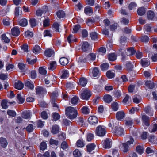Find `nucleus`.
Here are the masks:
<instances>
[{
  "instance_id": "21",
  "label": "nucleus",
  "mask_w": 157,
  "mask_h": 157,
  "mask_svg": "<svg viewBox=\"0 0 157 157\" xmlns=\"http://www.w3.org/2000/svg\"><path fill=\"white\" fill-rule=\"evenodd\" d=\"M24 87V85L22 82L19 81L17 82H15V87L19 90L22 89Z\"/></svg>"
},
{
  "instance_id": "54",
  "label": "nucleus",
  "mask_w": 157,
  "mask_h": 157,
  "mask_svg": "<svg viewBox=\"0 0 157 157\" xmlns=\"http://www.w3.org/2000/svg\"><path fill=\"white\" fill-rule=\"evenodd\" d=\"M101 67L102 71L106 70L108 69L109 64L107 63H104L101 66Z\"/></svg>"
},
{
  "instance_id": "7",
  "label": "nucleus",
  "mask_w": 157,
  "mask_h": 157,
  "mask_svg": "<svg viewBox=\"0 0 157 157\" xmlns=\"http://www.w3.org/2000/svg\"><path fill=\"white\" fill-rule=\"evenodd\" d=\"M8 143L6 138L1 137L0 138V148L1 150L5 148L7 146Z\"/></svg>"
},
{
  "instance_id": "29",
  "label": "nucleus",
  "mask_w": 157,
  "mask_h": 157,
  "mask_svg": "<svg viewBox=\"0 0 157 157\" xmlns=\"http://www.w3.org/2000/svg\"><path fill=\"white\" fill-rule=\"evenodd\" d=\"M19 23L20 26L25 27L27 25L28 22L27 19L25 18H22L19 21Z\"/></svg>"
},
{
  "instance_id": "35",
  "label": "nucleus",
  "mask_w": 157,
  "mask_h": 157,
  "mask_svg": "<svg viewBox=\"0 0 157 157\" xmlns=\"http://www.w3.org/2000/svg\"><path fill=\"white\" fill-rule=\"evenodd\" d=\"M111 107L113 111H117L118 109V104L116 102H113L111 105Z\"/></svg>"
},
{
  "instance_id": "41",
  "label": "nucleus",
  "mask_w": 157,
  "mask_h": 157,
  "mask_svg": "<svg viewBox=\"0 0 157 157\" xmlns=\"http://www.w3.org/2000/svg\"><path fill=\"white\" fill-rule=\"evenodd\" d=\"M89 45L87 42H84L82 47V50L84 51H86L87 50Z\"/></svg>"
},
{
  "instance_id": "17",
  "label": "nucleus",
  "mask_w": 157,
  "mask_h": 157,
  "mask_svg": "<svg viewBox=\"0 0 157 157\" xmlns=\"http://www.w3.org/2000/svg\"><path fill=\"white\" fill-rule=\"evenodd\" d=\"M103 100L106 103H109L112 101V97L109 94L105 95L103 98Z\"/></svg>"
},
{
  "instance_id": "4",
  "label": "nucleus",
  "mask_w": 157,
  "mask_h": 157,
  "mask_svg": "<svg viewBox=\"0 0 157 157\" xmlns=\"http://www.w3.org/2000/svg\"><path fill=\"white\" fill-rule=\"evenodd\" d=\"M91 95L90 91L88 89H84L81 94V98L87 100Z\"/></svg>"
},
{
  "instance_id": "5",
  "label": "nucleus",
  "mask_w": 157,
  "mask_h": 157,
  "mask_svg": "<svg viewBox=\"0 0 157 157\" xmlns=\"http://www.w3.org/2000/svg\"><path fill=\"white\" fill-rule=\"evenodd\" d=\"M113 132L118 136L124 135V130L120 127H115L113 128Z\"/></svg>"
},
{
  "instance_id": "19",
  "label": "nucleus",
  "mask_w": 157,
  "mask_h": 157,
  "mask_svg": "<svg viewBox=\"0 0 157 157\" xmlns=\"http://www.w3.org/2000/svg\"><path fill=\"white\" fill-rule=\"evenodd\" d=\"M22 117L25 119H27L31 117V114L29 110H27L23 112L22 113Z\"/></svg>"
},
{
  "instance_id": "51",
  "label": "nucleus",
  "mask_w": 157,
  "mask_h": 157,
  "mask_svg": "<svg viewBox=\"0 0 157 157\" xmlns=\"http://www.w3.org/2000/svg\"><path fill=\"white\" fill-rule=\"evenodd\" d=\"M66 139V134L63 132L61 133L59 135V142L65 141L64 140Z\"/></svg>"
},
{
  "instance_id": "1",
  "label": "nucleus",
  "mask_w": 157,
  "mask_h": 157,
  "mask_svg": "<svg viewBox=\"0 0 157 157\" xmlns=\"http://www.w3.org/2000/svg\"><path fill=\"white\" fill-rule=\"evenodd\" d=\"M65 114L68 118L73 119L76 117L78 113L77 110L74 107L69 106L66 108Z\"/></svg>"
},
{
  "instance_id": "46",
  "label": "nucleus",
  "mask_w": 157,
  "mask_h": 157,
  "mask_svg": "<svg viewBox=\"0 0 157 157\" xmlns=\"http://www.w3.org/2000/svg\"><path fill=\"white\" fill-rule=\"evenodd\" d=\"M92 72L94 77L98 76L99 74V70L96 67L94 68Z\"/></svg>"
},
{
  "instance_id": "50",
  "label": "nucleus",
  "mask_w": 157,
  "mask_h": 157,
  "mask_svg": "<svg viewBox=\"0 0 157 157\" xmlns=\"http://www.w3.org/2000/svg\"><path fill=\"white\" fill-rule=\"evenodd\" d=\"M140 97L139 95L135 96L133 98V101L136 103H138L140 101Z\"/></svg>"
},
{
  "instance_id": "14",
  "label": "nucleus",
  "mask_w": 157,
  "mask_h": 157,
  "mask_svg": "<svg viewBox=\"0 0 157 157\" xmlns=\"http://www.w3.org/2000/svg\"><path fill=\"white\" fill-rule=\"evenodd\" d=\"M57 66L56 63L55 61H51L48 66V68L49 70H53L55 69Z\"/></svg>"
},
{
  "instance_id": "49",
  "label": "nucleus",
  "mask_w": 157,
  "mask_h": 157,
  "mask_svg": "<svg viewBox=\"0 0 157 157\" xmlns=\"http://www.w3.org/2000/svg\"><path fill=\"white\" fill-rule=\"evenodd\" d=\"M90 36L92 40H95L97 39L98 37V34L95 32L91 33L90 34Z\"/></svg>"
},
{
  "instance_id": "6",
  "label": "nucleus",
  "mask_w": 157,
  "mask_h": 157,
  "mask_svg": "<svg viewBox=\"0 0 157 157\" xmlns=\"http://www.w3.org/2000/svg\"><path fill=\"white\" fill-rule=\"evenodd\" d=\"M105 129L101 125L98 126L96 128V133L99 136H104L105 134Z\"/></svg>"
},
{
  "instance_id": "37",
  "label": "nucleus",
  "mask_w": 157,
  "mask_h": 157,
  "mask_svg": "<svg viewBox=\"0 0 157 157\" xmlns=\"http://www.w3.org/2000/svg\"><path fill=\"white\" fill-rule=\"evenodd\" d=\"M76 145L78 147H82L85 144L83 140L79 139L77 141Z\"/></svg>"
},
{
  "instance_id": "12",
  "label": "nucleus",
  "mask_w": 157,
  "mask_h": 157,
  "mask_svg": "<svg viewBox=\"0 0 157 157\" xmlns=\"http://www.w3.org/2000/svg\"><path fill=\"white\" fill-rule=\"evenodd\" d=\"M11 31L12 35L14 36H17L20 33L19 28L17 26L15 27L12 28Z\"/></svg>"
},
{
  "instance_id": "28",
  "label": "nucleus",
  "mask_w": 157,
  "mask_h": 157,
  "mask_svg": "<svg viewBox=\"0 0 157 157\" xmlns=\"http://www.w3.org/2000/svg\"><path fill=\"white\" fill-rule=\"evenodd\" d=\"M59 131V127L58 125H54L52 126V132L53 134H56Z\"/></svg>"
},
{
  "instance_id": "39",
  "label": "nucleus",
  "mask_w": 157,
  "mask_h": 157,
  "mask_svg": "<svg viewBox=\"0 0 157 157\" xmlns=\"http://www.w3.org/2000/svg\"><path fill=\"white\" fill-rule=\"evenodd\" d=\"M80 84L82 86H85L87 83L86 79L84 78H81L79 80Z\"/></svg>"
},
{
  "instance_id": "48",
  "label": "nucleus",
  "mask_w": 157,
  "mask_h": 157,
  "mask_svg": "<svg viewBox=\"0 0 157 157\" xmlns=\"http://www.w3.org/2000/svg\"><path fill=\"white\" fill-rule=\"evenodd\" d=\"M29 22L31 27H32L35 26L36 25V20L35 18L30 19L29 20Z\"/></svg>"
},
{
  "instance_id": "25",
  "label": "nucleus",
  "mask_w": 157,
  "mask_h": 157,
  "mask_svg": "<svg viewBox=\"0 0 157 157\" xmlns=\"http://www.w3.org/2000/svg\"><path fill=\"white\" fill-rule=\"evenodd\" d=\"M95 146V145L94 143H90L88 144L86 146L87 151L90 152H91L94 149Z\"/></svg>"
},
{
  "instance_id": "27",
  "label": "nucleus",
  "mask_w": 157,
  "mask_h": 157,
  "mask_svg": "<svg viewBox=\"0 0 157 157\" xmlns=\"http://www.w3.org/2000/svg\"><path fill=\"white\" fill-rule=\"evenodd\" d=\"M68 59L65 57H62L59 59V63L63 66H65L68 63Z\"/></svg>"
},
{
  "instance_id": "47",
  "label": "nucleus",
  "mask_w": 157,
  "mask_h": 157,
  "mask_svg": "<svg viewBox=\"0 0 157 157\" xmlns=\"http://www.w3.org/2000/svg\"><path fill=\"white\" fill-rule=\"evenodd\" d=\"M8 101L7 100H2L1 102V105L3 109H6L7 108L8 106L7 105Z\"/></svg>"
},
{
  "instance_id": "13",
  "label": "nucleus",
  "mask_w": 157,
  "mask_h": 157,
  "mask_svg": "<svg viewBox=\"0 0 157 157\" xmlns=\"http://www.w3.org/2000/svg\"><path fill=\"white\" fill-rule=\"evenodd\" d=\"M36 94H40L46 93L45 90L41 87L38 86L35 88Z\"/></svg>"
},
{
  "instance_id": "42",
  "label": "nucleus",
  "mask_w": 157,
  "mask_h": 157,
  "mask_svg": "<svg viewBox=\"0 0 157 157\" xmlns=\"http://www.w3.org/2000/svg\"><path fill=\"white\" fill-rule=\"evenodd\" d=\"M82 113L85 114H87L89 113V108L86 106H84L81 109Z\"/></svg>"
},
{
  "instance_id": "24",
  "label": "nucleus",
  "mask_w": 157,
  "mask_h": 157,
  "mask_svg": "<svg viewBox=\"0 0 157 157\" xmlns=\"http://www.w3.org/2000/svg\"><path fill=\"white\" fill-rule=\"evenodd\" d=\"M31 56L29 54H28L27 56V62H28V63L33 65L34 64L36 61V59H31Z\"/></svg>"
},
{
  "instance_id": "9",
  "label": "nucleus",
  "mask_w": 157,
  "mask_h": 157,
  "mask_svg": "<svg viewBox=\"0 0 157 157\" xmlns=\"http://www.w3.org/2000/svg\"><path fill=\"white\" fill-rule=\"evenodd\" d=\"M88 121L91 124H95L98 122V119L95 116H91L88 118Z\"/></svg>"
},
{
  "instance_id": "64",
  "label": "nucleus",
  "mask_w": 157,
  "mask_h": 157,
  "mask_svg": "<svg viewBox=\"0 0 157 157\" xmlns=\"http://www.w3.org/2000/svg\"><path fill=\"white\" fill-rule=\"evenodd\" d=\"M40 9L41 10L43 14L45 13L48 11V7L46 5H44Z\"/></svg>"
},
{
  "instance_id": "26",
  "label": "nucleus",
  "mask_w": 157,
  "mask_h": 157,
  "mask_svg": "<svg viewBox=\"0 0 157 157\" xmlns=\"http://www.w3.org/2000/svg\"><path fill=\"white\" fill-rule=\"evenodd\" d=\"M84 11L86 14L90 15L93 13V10L92 7L87 6L85 8Z\"/></svg>"
},
{
  "instance_id": "61",
  "label": "nucleus",
  "mask_w": 157,
  "mask_h": 157,
  "mask_svg": "<svg viewBox=\"0 0 157 157\" xmlns=\"http://www.w3.org/2000/svg\"><path fill=\"white\" fill-rule=\"evenodd\" d=\"M39 73L42 75H45L46 74L47 71L43 67H40L39 68Z\"/></svg>"
},
{
  "instance_id": "31",
  "label": "nucleus",
  "mask_w": 157,
  "mask_h": 157,
  "mask_svg": "<svg viewBox=\"0 0 157 157\" xmlns=\"http://www.w3.org/2000/svg\"><path fill=\"white\" fill-rule=\"evenodd\" d=\"M62 75L60 76V78L62 79H65L67 78L69 75V72L67 70H63L62 72Z\"/></svg>"
},
{
  "instance_id": "59",
  "label": "nucleus",
  "mask_w": 157,
  "mask_h": 157,
  "mask_svg": "<svg viewBox=\"0 0 157 157\" xmlns=\"http://www.w3.org/2000/svg\"><path fill=\"white\" fill-rule=\"evenodd\" d=\"M52 117L53 120L56 121L59 118V114L58 113L54 112L52 113Z\"/></svg>"
},
{
  "instance_id": "52",
  "label": "nucleus",
  "mask_w": 157,
  "mask_h": 157,
  "mask_svg": "<svg viewBox=\"0 0 157 157\" xmlns=\"http://www.w3.org/2000/svg\"><path fill=\"white\" fill-rule=\"evenodd\" d=\"M52 29L57 32H59V24L55 22L52 25Z\"/></svg>"
},
{
  "instance_id": "18",
  "label": "nucleus",
  "mask_w": 157,
  "mask_h": 157,
  "mask_svg": "<svg viewBox=\"0 0 157 157\" xmlns=\"http://www.w3.org/2000/svg\"><path fill=\"white\" fill-rule=\"evenodd\" d=\"M136 52V51L134 49V48L132 47L127 49L126 53L128 56H132Z\"/></svg>"
},
{
  "instance_id": "11",
  "label": "nucleus",
  "mask_w": 157,
  "mask_h": 157,
  "mask_svg": "<svg viewBox=\"0 0 157 157\" xmlns=\"http://www.w3.org/2000/svg\"><path fill=\"white\" fill-rule=\"evenodd\" d=\"M25 86L28 89L33 90L34 88L33 83L29 79L25 81Z\"/></svg>"
},
{
  "instance_id": "16",
  "label": "nucleus",
  "mask_w": 157,
  "mask_h": 157,
  "mask_svg": "<svg viewBox=\"0 0 157 157\" xmlns=\"http://www.w3.org/2000/svg\"><path fill=\"white\" fill-rule=\"evenodd\" d=\"M124 113L123 111H118L116 114V118L117 120L121 121L124 117Z\"/></svg>"
},
{
  "instance_id": "22",
  "label": "nucleus",
  "mask_w": 157,
  "mask_h": 157,
  "mask_svg": "<svg viewBox=\"0 0 157 157\" xmlns=\"http://www.w3.org/2000/svg\"><path fill=\"white\" fill-rule=\"evenodd\" d=\"M107 77L109 79H111L114 77L115 74L114 71L109 70L106 73Z\"/></svg>"
},
{
  "instance_id": "8",
  "label": "nucleus",
  "mask_w": 157,
  "mask_h": 157,
  "mask_svg": "<svg viewBox=\"0 0 157 157\" xmlns=\"http://www.w3.org/2000/svg\"><path fill=\"white\" fill-rule=\"evenodd\" d=\"M103 147L104 148H109L111 147L112 144L111 140L110 139H106L104 140Z\"/></svg>"
},
{
  "instance_id": "32",
  "label": "nucleus",
  "mask_w": 157,
  "mask_h": 157,
  "mask_svg": "<svg viewBox=\"0 0 157 157\" xmlns=\"http://www.w3.org/2000/svg\"><path fill=\"white\" fill-rule=\"evenodd\" d=\"M79 98L77 96H75L71 99V102L73 105H76L78 103Z\"/></svg>"
},
{
  "instance_id": "60",
  "label": "nucleus",
  "mask_w": 157,
  "mask_h": 157,
  "mask_svg": "<svg viewBox=\"0 0 157 157\" xmlns=\"http://www.w3.org/2000/svg\"><path fill=\"white\" fill-rule=\"evenodd\" d=\"M136 152L140 154H141L143 152V149L142 147L140 146H138L136 148Z\"/></svg>"
},
{
  "instance_id": "43",
  "label": "nucleus",
  "mask_w": 157,
  "mask_h": 157,
  "mask_svg": "<svg viewBox=\"0 0 157 157\" xmlns=\"http://www.w3.org/2000/svg\"><path fill=\"white\" fill-rule=\"evenodd\" d=\"M50 20L48 18L43 21V25L44 27L49 26L50 25Z\"/></svg>"
},
{
  "instance_id": "45",
  "label": "nucleus",
  "mask_w": 157,
  "mask_h": 157,
  "mask_svg": "<svg viewBox=\"0 0 157 157\" xmlns=\"http://www.w3.org/2000/svg\"><path fill=\"white\" fill-rule=\"evenodd\" d=\"M17 99L19 100L20 104H22L24 102L25 98L22 97L20 94H18L17 95Z\"/></svg>"
},
{
  "instance_id": "15",
  "label": "nucleus",
  "mask_w": 157,
  "mask_h": 157,
  "mask_svg": "<svg viewBox=\"0 0 157 157\" xmlns=\"http://www.w3.org/2000/svg\"><path fill=\"white\" fill-rule=\"evenodd\" d=\"M143 122L145 125L148 126L149 125V117L147 116L143 115L142 117Z\"/></svg>"
},
{
  "instance_id": "57",
  "label": "nucleus",
  "mask_w": 157,
  "mask_h": 157,
  "mask_svg": "<svg viewBox=\"0 0 157 157\" xmlns=\"http://www.w3.org/2000/svg\"><path fill=\"white\" fill-rule=\"evenodd\" d=\"M65 13L63 11L59 10V19L63 20V18L65 17Z\"/></svg>"
},
{
  "instance_id": "62",
  "label": "nucleus",
  "mask_w": 157,
  "mask_h": 157,
  "mask_svg": "<svg viewBox=\"0 0 157 157\" xmlns=\"http://www.w3.org/2000/svg\"><path fill=\"white\" fill-rule=\"evenodd\" d=\"M47 144L45 142H42L41 143L40 145V148L41 150H44L47 148Z\"/></svg>"
},
{
  "instance_id": "55",
  "label": "nucleus",
  "mask_w": 157,
  "mask_h": 157,
  "mask_svg": "<svg viewBox=\"0 0 157 157\" xmlns=\"http://www.w3.org/2000/svg\"><path fill=\"white\" fill-rule=\"evenodd\" d=\"M73 154L75 157H79L81 155V152L78 149L75 150L73 151Z\"/></svg>"
},
{
  "instance_id": "23",
  "label": "nucleus",
  "mask_w": 157,
  "mask_h": 157,
  "mask_svg": "<svg viewBox=\"0 0 157 157\" xmlns=\"http://www.w3.org/2000/svg\"><path fill=\"white\" fill-rule=\"evenodd\" d=\"M137 12L139 15L140 16H143L146 13L145 9L143 7L139 8L137 10Z\"/></svg>"
},
{
  "instance_id": "10",
  "label": "nucleus",
  "mask_w": 157,
  "mask_h": 157,
  "mask_svg": "<svg viewBox=\"0 0 157 157\" xmlns=\"http://www.w3.org/2000/svg\"><path fill=\"white\" fill-rule=\"evenodd\" d=\"M140 63L142 67H148L150 64L149 60L147 58H144L141 60Z\"/></svg>"
},
{
  "instance_id": "3",
  "label": "nucleus",
  "mask_w": 157,
  "mask_h": 157,
  "mask_svg": "<svg viewBox=\"0 0 157 157\" xmlns=\"http://www.w3.org/2000/svg\"><path fill=\"white\" fill-rule=\"evenodd\" d=\"M134 142L133 139L130 138V140L128 141L126 143L122 144L121 146H119V147L124 152H127L128 151V145L132 144Z\"/></svg>"
},
{
  "instance_id": "56",
  "label": "nucleus",
  "mask_w": 157,
  "mask_h": 157,
  "mask_svg": "<svg viewBox=\"0 0 157 157\" xmlns=\"http://www.w3.org/2000/svg\"><path fill=\"white\" fill-rule=\"evenodd\" d=\"M25 35L27 38H30L33 36V33L29 31H27L25 32Z\"/></svg>"
},
{
  "instance_id": "63",
  "label": "nucleus",
  "mask_w": 157,
  "mask_h": 157,
  "mask_svg": "<svg viewBox=\"0 0 157 157\" xmlns=\"http://www.w3.org/2000/svg\"><path fill=\"white\" fill-rule=\"evenodd\" d=\"M44 37L49 36L51 37L52 34L51 32L49 30H46L44 31Z\"/></svg>"
},
{
  "instance_id": "53",
  "label": "nucleus",
  "mask_w": 157,
  "mask_h": 157,
  "mask_svg": "<svg viewBox=\"0 0 157 157\" xmlns=\"http://www.w3.org/2000/svg\"><path fill=\"white\" fill-rule=\"evenodd\" d=\"M27 132L29 133L32 132L33 130V126L32 124H29L26 128Z\"/></svg>"
},
{
  "instance_id": "36",
  "label": "nucleus",
  "mask_w": 157,
  "mask_h": 157,
  "mask_svg": "<svg viewBox=\"0 0 157 157\" xmlns=\"http://www.w3.org/2000/svg\"><path fill=\"white\" fill-rule=\"evenodd\" d=\"M41 48L39 46L36 45H35L33 49V52L35 53H39L41 52Z\"/></svg>"
},
{
  "instance_id": "34",
  "label": "nucleus",
  "mask_w": 157,
  "mask_h": 157,
  "mask_svg": "<svg viewBox=\"0 0 157 157\" xmlns=\"http://www.w3.org/2000/svg\"><path fill=\"white\" fill-rule=\"evenodd\" d=\"M145 85L150 89H152L154 87L153 82L151 81H147L145 82Z\"/></svg>"
},
{
  "instance_id": "40",
  "label": "nucleus",
  "mask_w": 157,
  "mask_h": 157,
  "mask_svg": "<svg viewBox=\"0 0 157 157\" xmlns=\"http://www.w3.org/2000/svg\"><path fill=\"white\" fill-rule=\"evenodd\" d=\"M155 16L154 13L153 11L150 10L147 13V17L148 19L152 20Z\"/></svg>"
},
{
  "instance_id": "58",
  "label": "nucleus",
  "mask_w": 157,
  "mask_h": 157,
  "mask_svg": "<svg viewBox=\"0 0 157 157\" xmlns=\"http://www.w3.org/2000/svg\"><path fill=\"white\" fill-rule=\"evenodd\" d=\"M137 7L136 4L135 2H131L129 5L128 8L130 10H132L136 8Z\"/></svg>"
},
{
  "instance_id": "44",
  "label": "nucleus",
  "mask_w": 157,
  "mask_h": 157,
  "mask_svg": "<svg viewBox=\"0 0 157 157\" xmlns=\"http://www.w3.org/2000/svg\"><path fill=\"white\" fill-rule=\"evenodd\" d=\"M157 130V124H153L152 127H150L149 128V131L151 133H154Z\"/></svg>"
},
{
  "instance_id": "2",
  "label": "nucleus",
  "mask_w": 157,
  "mask_h": 157,
  "mask_svg": "<svg viewBox=\"0 0 157 157\" xmlns=\"http://www.w3.org/2000/svg\"><path fill=\"white\" fill-rule=\"evenodd\" d=\"M50 97L51 98V103L53 107L58 108V103L59 99L57 98L58 97V93L57 92H54L51 94Z\"/></svg>"
},
{
  "instance_id": "20",
  "label": "nucleus",
  "mask_w": 157,
  "mask_h": 157,
  "mask_svg": "<svg viewBox=\"0 0 157 157\" xmlns=\"http://www.w3.org/2000/svg\"><path fill=\"white\" fill-rule=\"evenodd\" d=\"M60 148L63 150L66 151L69 147L68 144L66 141L60 142Z\"/></svg>"
},
{
  "instance_id": "38",
  "label": "nucleus",
  "mask_w": 157,
  "mask_h": 157,
  "mask_svg": "<svg viewBox=\"0 0 157 157\" xmlns=\"http://www.w3.org/2000/svg\"><path fill=\"white\" fill-rule=\"evenodd\" d=\"M126 68L128 71H131L133 68V65L129 62H128L126 64Z\"/></svg>"
},
{
  "instance_id": "33",
  "label": "nucleus",
  "mask_w": 157,
  "mask_h": 157,
  "mask_svg": "<svg viewBox=\"0 0 157 157\" xmlns=\"http://www.w3.org/2000/svg\"><path fill=\"white\" fill-rule=\"evenodd\" d=\"M45 55L48 57H50L54 53V51L51 49L46 50L45 52Z\"/></svg>"
},
{
  "instance_id": "30",
  "label": "nucleus",
  "mask_w": 157,
  "mask_h": 157,
  "mask_svg": "<svg viewBox=\"0 0 157 157\" xmlns=\"http://www.w3.org/2000/svg\"><path fill=\"white\" fill-rule=\"evenodd\" d=\"M108 59L110 61H114L117 59V56L114 53H111L108 55Z\"/></svg>"
}]
</instances>
